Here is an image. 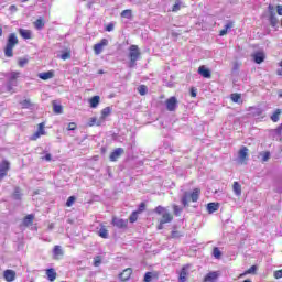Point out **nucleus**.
I'll return each instance as SVG.
<instances>
[{"mask_svg":"<svg viewBox=\"0 0 282 282\" xmlns=\"http://www.w3.org/2000/svg\"><path fill=\"white\" fill-rule=\"evenodd\" d=\"M122 155H124V149H122V148H117V149H115V150L110 153L109 160H110V162H118V160H119Z\"/></svg>","mask_w":282,"mask_h":282,"instance_id":"obj_13","label":"nucleus"},{"mask_svg":"<svg viewBox=\"0 0 282 282\" xmlns=\"http://www.w3.org/2000/svg\"><path fill=\"white\" fill-rule=\"evenodd\" d=\"M192 264H185L182 267L180 273H178V281L180 282H186L188 281V274L191 272Z\"/></svg>","mask_w":282,"mask_h":282,"instance_id":"obj_7","label":"nucleus"},{"mask_svg":"<svg viewBox=\"0 0 282 282\" xmlns=\"http://www.w3.org/2000/svg\"><path fill=\"white\" fill-rule=\"evenodd\" d=\"M65 254V251H63V248L58 245H55L53 248V258L58 261L63 259V256Z\"/></svg>","mask_w":282,"mask_h":282,"instance_id":"obj_16","label":"nucleus"},{"mask_svg":"<svg viewBox=\"0 0 282 282\" xmlns=\"http://www.w3.org/2000/svg\"><path fill=\"white\" fill-rule=\"evenodd\" d=\"M269 21L272 28H276V25H279V19L276 18V13H271L269 15Z\"/></svg>","mask_w":282,"mask_h":282,"instance_id":"obj_33","label":"nucleus"},{"mask_svg":"<svg viewBox=\"0 0 282 282\" xmlns=\"http://www.w3.org/2000/svg\"><path fill=\"white\" fill-rule=\"evenodd\" d=\"M46 276L51 282H54L56 281V276H58V274L56 273V270H54V268H51L46 270Z\"/></svg>","mask_w":282,"mask_h":282,"instance_id":"obj_24","label":"nucleus"},{"mask_svg":"<svg viewBox=\"0 0 282 282\" xmlns=\"http://www.w3.org/2000/svg\"><path fill=\"white\" fill-rule=\"evenodd\" d=\"M273 276L274 279H282V269L274 271Z\"/></svg>","mask_w":282,"mask_h":282,"instance_id":"obj_52","label":"nucleus"},{"mask_svg":"<svg viewBox=\"0 0 282 282\" xmlns=\"http://www.w3.org/2000/svg\"><path fill=\"white\" fill-rule=\"evenodd\" d=\"M98 235L101 239H109V230H107V227L104 224L100 225Z\"/></svg>","mask_w":282,"mask_h":282,"instance_id":"obj_22","label":"nucleus"},{"mask_svg":"<svg viewBox=\"0 0 282 282\" xmlns=\"http://www.w3.org/2000/svg\"><path fill=\"white\" fill-rule=\"evenodd\" d=\"M226 34H228L227 29H221V30L219 31V36H226Z\"/></svg>","mask_w":282,"mask_h":282,"instance_id":"obj_63","label":"nucleus"},{"mask_svg":"<svg viewBox=\"0 0 282 282\" xmlns=\"http://www.w3.org/2000/svg\"><path fill=\"white\" fill-rule=\"evenodd\" d=\"M37 131L41 135H46L47 132H45V122H41L37 124Z\"/></svg>","mask_w":282,"mask_h":282,"instance_id":"obj_42","label":"nucleus"},{"mask_svg":"<svg viewBox=\"0 0 282 282\" xmlns=\"http://www.w3.org/2000/svg\"><path fill=\"white\" fill-rule=\"evenodd\" d=\"M28 63H30V59L22 57L18 61V65L19 67H25V65H28Z\"/></svg>","mask_w":282,"mask_h":282,"instance_id":"obj_48","label":"nucleus"},{"mask_svg":"<svg viewBox=\"0 0 282 282\" xmlns=\"http://www.w3.org/2000/svg\"><path fill=\"white\" fill-rule=\"evenodd\" d=\"M219 210V203H208L207 204V212L209 215H213V213H217Z\"/></svg>","mask_w":282,"mask_h":282,"instance_id":"obj_25","label":"nucleus"},{"mask_svg":"<svg viewBox=\"0 0 282 282\" xmlns=\"http://www.w3.org/2000/svg\"><path fill=\"white\" fill-rule=\"evenodd\" d=\"M72 58V50H66L61 54L62 61H69Z\"/></svg>","mask_w":282,"mask_h":282,"instance_id":"obj_39","label":"nucleus"},{"mask_svg":"<svg viewBox=\"0 0 282 282\" xmlns=\"http://www.w3.org/2000/svg\"><path fill=\"white\" fill-rule=\"evenodd\" d=\"M2 276L6 282H14L17 281V271L12 269H7L3 271Z\"/></svg>","mask_w":282,"mask_h":282,"instance_id":"obj_10","label":"nucleus"},{"mask_svg":"<svg viewBox=\"0 0 282 282\" xmlns=\"http://www.w3.org/2000/svg\"><path fill=\"white\" fill-rule=\"evenodd\" d=\"M133 276V269L127 268L122 272L119 273L118 278L121 282H127Z\"/></svg>","mask_w":282,"mask_h":282,"instance_id":"obj_12","label":"nucleus"},{"mask_svg":"<svg viewBox=\"0 0 282 282\" xmlns=\"http://www.w3.org/2000/svg\"><path fill=\"white\" fill-rule=\"evenodd\" d=\"M279 67H281V69H278L276 70V74H278V76H282V59L279 62Z\"/></svg>","mask_w":282,"mask_h":282,"instance_id":"obj_58","label":"nucleus"},{"mask_svg":"<svg viewBox=\"0 0 282 282\" xmlns=\"http://www.w3.org/2000/svg\"><path fill=\"white\" fill-rule=\"evenodd\" d=\"M52 105H53V111H54V113H57V115L63 113V106H62L61 104H58V101L54 100V101L52 102Z\"/></svg>","mask_w":282,"mask_h":282,"instance_id":"obj_29","label":"nucleus"},{"mask_svg":"<svg viewBox=\"0 0 282 282\" xmlns=\"http://www.w3.org/2000/svg\"><path fill=\"white\" fill-rule=\"evenodd\" d=\"M100 263H102V258L100 256H96L93 262L94 267L99 268Z\"/></svg>","mask_w":282,"mask_h":282,"instance_id":"obj_44","label":"nucleus"},{"mask_svg":"<svg viewBox=\"0 0 282 282\" xmlns=\"http://www.w3.org/2000/svg\"><path fill=\"white\" fill-rule=\"evenodd\" d=\"M202 195V189L199 187L194 188L192 192H184L181 197V204L184 208L188 207L191 202H199V196Z\"/></svg>","mask_w":282,"mask_h":282,"instance_id":"obj_1","label":"nucleus"},{"mask_svg":"<svg viewBox=\"0 0 282 282\" xmlns=\"http://www.w3.org/2000/svg\"><path fill=\"white\" fill-rule=\"evenodd\" d=\"M145 210H147V203L142 202L140 203L139 208L135 212L139 213L140 215V213H144Z\"/></svg>","mask_w":282,"mask_h":282,"instance_id":"obj_50","label":"nucleus"},{"mask_svg":"<svg viewBox=\"0 0 282 282\" xmlns=\"http://www.w3.org/2000/svg\"><path fill=\"white\" fill-rule=\"evenodd\" d=\"M139 215L140 214L137 210L132 212L131 215L129 216L130 224H135V221H138Z\"/></svg>","mask_w":282,"mask_h":282,"instance_id":"obj_41","label":"nucleus"},{"mask_svg":"<svg viewBox=\"0 0 282 282\" xmlns=\"http://www.w3.org/2000/svg\"><path fill=\"white\" fill-rule=\"evenodd\" d=\"M89 105L91 107V109H96V107H98V105H100V96H94L89 99Z\"/></svg>","mask_w":282,"mask_h":282,"instance_id":"obj_27","label":"nucleus"},{"mask_svg":"<svg viewBox=\"0 0 282 282\" xmlns=\"http://www.w3.org/2000/svg\"><path fill=\"white\" fill-rule=\"evenodd\" d=\"M22 109H30L31 107L34 106V104H32V100L30 99H24L20 102Z\"/></svg>","mask_w":282,"mask_h":282,"instance_id":"obj_35","label":"nucleus"},{"mask_svg":"<svg viewBox=\"0 0 282 282\" xmlns=\"http://www.w3.org/2000/svg\"><path fill=\"white\" fill-rule=\"evenodd\" d=\"M170 237L171 239H180V237H182V231L177 230V227H173V230Z\"/></svg>","mask_w":282,"mask_h":282,"instance_id":"obj_37","label":"nucleus"},{"mask_svg":"<svg viewBox=\"0 0 282 282\" xmlns=\"http://www.w3.org/2000/svg\"><path fill=\"white\" fill-rule=\"evenodd\" d=\"M262 160H263V162H268L270 160V152H264Z\"/></svg>","mask_w":282,"mask_h":282,"instance_id":"obj_55","label":"nucleus"},{"mask_svg":"<svg viewBox=\"0 0 282 282\" xmlns=\"http://www.w3.org/2000/svg\"><path fill=\"white\" fill-rule=\"evenodd\" d=\"M122 19H133V11L131 9H126L120 13Z\"/></svg>","mask_w":282,"mask_h":282,"instance_id":"obj_32","label":"nucleus"},{"mask_svg":"<svg viewBox=\"0 0 282 282\" xmlns=\"http://www.w3.org/2000/svg\"><path fill=\"white\" fill-rule=\"evenodd\" d=\"M42 160H46V162H52V154L47 153Z\"/></svg>","mask_w":282,"mask_h":282,"instance_id":"obj_61","label":"nucleus"},{"mask_svg":"<svg viewBox=\"0 0 282 282\" xmlns=\"http://www.w3.org/2000/svg\"><path fill=\"white\" fill-rule=\"evenodd\" d=\"M153 279H160V274H158V272H147L144 274L143 281L151 282Z\"/></svg>","mask_w":282,"mask_h":282,"instance_id":"obj_18","label":"nucleus"},{"mask_svg":"<svg viewBox=\"0 0 282 282\" xmlns=\"http://www.w3.org/2000/svg\"><path fill=\"white\" fill-rule=\"evenodd\" d=\"M154 212L156 215H162V218L160 219L162 224H171V221H173V214L167 212L165 207L159 205L155 207Z\"/></svg>","mask_w":282,"mask_h":282,"instance_id":"obj_4","label":"nucleus"},{"mask_svg":"<svg viewBox=\"0 0 282 282\" xmlns=\"http://www.w3.org/2000/svg\"><path fill=\"white\" fill-rule=\"evenodd\" d=\"M247 274H257V265H251L248 270L241 273L238 279H243V276H247Z\"/></svg>","mask_w":282,"mask_h":282,"instance_id":"obj_26","label":"nucleus"},{"mask_svg":"<svg viewBox=\"0 0 282 282\" xmlns=\"http://www.w3.org/2000/svg\"><path fill=\"white\" fill-rule=\"evenodd\" d=\"M282 110L281 109H276L273 113V116H271V120L272 122H279L280 117H281Z\"/></svg>","mask_w":282,"mask_h":282,"instance_id":"obj_38","label":"nucleus"},{"mask_svg":"<svg viewBox=\"0 0 282 282\" xmlns=\"http://www.w3.org/2000/svg\"><path fill=\"white\" fill-rule=\"evenodd\" d=\"M213 257H214L215 259H221V251L219 250V247H215V248L213 249Z\"/></svg>","mask_w":282,"mask_h":282,"instance_id":"obj_43","label":"nucleus"},{"mask_svg":"<svg viewBox=\"0 0 282 282\" xmlns=\"http://www.w3.org/2000/svg\"><path fill=\"white\" fill-rule=\"evenodd\" d=\"M112 226H116V228H127L129 226V219H122L118 217H112Z\"/></svg>","mask_w":282,"mask_h":282,"instance_id":"obj_14","label":"nucleus"},{"mask_svg":"<svg viewBox=\"0 0 282 282\" xmlns=\"http://www.w3.org/2000/svg\"><path fill=\"white\" fill-rule=\"evenodd\" d=\"M13 197L14 199H21V187H15L13 191Z\"/></svg>","mask_w":282,"mask_h":282,"instance_id":"obj_45","label":"nucleus"},{"mask_svg":"<svg viewBox=\"0 0 282 282\" xmlns=\"http://www.w3.org/2000/svg\"><path fill=\"white\" fill-rule=\"evenodd\" d=\"M77 124H76V122H70V123H68V131H76V129H77Z\"/></svg>","mask_w":282,"mask_h":282,"instance_id":"obj_51","label":"nucleus"},{"mask_svg":"<svg viewBox=\"0 0 282 282\" xmlns=\"http://www.w3.org/2000/svg\"><path fill=\"white\" fill-rule=\"evenodd\" d=\"M140 56H142V53L140 52V47H138V45L135 44L130 45L129 54H128V58L130 59L129 67H135V63L140 61Z\"/></svg>","mask_w":282,"mask_h":282,"instance_id":"obj_3","label":"nucleus"},{"mask_svg":"<svg viewBox=\"0 0 282 282\" xmlns=\"http://www.w3.org/2000/svg\"><path fill=\"white\" fill-rule=\"evenodd\" d=\"M32 224H34V214H29L23 218V226L28 228L32 226Z\"/></svg>","mask_w":282,"mask_h":282,"instance_id":"obj_21","label":"nucleus"},{"mask_svg":"<svg viewBox=\"0 0 282 282\" xmlns=\"http://www.w3.org/2000/svg\"><path fill=\"white\" fill-rule=\"evenodd\" d=\"M74 202H76V196L68 197V199L66 202V207L72 208V206H74Z\"/></svg>","mask_w":282,"mask_h":282,"instance_id":"obj_47","label":"nucleus"},{"mask_svg":"<svg viewBox=\"0 0 282 282\" xmlns=\"http://www.w3.org/2000/svg\"><path fill=\"white\" fill-rule=\"evenodd\" d=\"M276 13L279 14V17H282V6L281 4L276 6Z\"/></svg>","mask_w":282,"mask_h":282,"instance_id":"obj_59","label":"nucleus"},{"mask_svg":"<svg viewBox=\"0 0 282 282\" xmlns=\"http://www.w3.org/2000/svg\"><path fill=\"white\" fill-rule=\"evenodd\" d=\"M21 77V72H11L8 78L7 89L12 91L13 87H17V80Z\"/></svg>","mask_w":282,"mask_h":282,"instance_id":"obj_5","label":"nucleus"},{"mask_svg":"<svg viewBox=\"0 0 282 282\" xmlns=\"http://www.w3.org/2000/svg\"><path fill=\"white\" fill-rule=\"evenodd\" d=\"M19 34L22 36V39H32V32L30 30L20 29Z\"/></svg>","mask_w":282,"mask_h":282,"instance_id":"obj_31","label":"nucleus"},{"mask_svg":"<svg viewBox=\"0 0 282 282\" xmlns=\"http://www.w3.org/2000/svg\"><path fill=\"white\" fill-rule=\"evenodd\" d=\"M232 28H235V22L229 21L224 29L228 32V30H232Z\"/></svg>","mask_w":282,"mask_h":282,"instance_id":"obj_53","label":"nucleus"},{"mask_svg":"<svg viewBox=\"0 0 282 282\" xmlns=\"http://www.w3.org/2000/svg\"><path fill=\"white\" fill-rule=\"evenodd\" d=\"M180 10H181L180 3H175V4L172 7V12H180Z\"/></svg>","mask_w":282,"mask_h":282,"instance_id":"obj_54","label":"nucleus"},{"mask_svg":"<svg viewBox=\"0 0 282 282\" xmlns=\"http://www.w3.org/2000/svg\"><path fill=\"white\" fill-rule=\"evenodd\" d=\"M41 134L39 131H35L31 137H30V140L31 142H36V140H39V138H41Z\"/></svg>","mask_w":282,"mask_h":282,"instance_id":"obj_49","label":"nucleus"},{"mask_svg":"<svg viewBox=\"0 0 282 282\" xmlns=\"http://www.w3.org/2000/svg\"><path fill=\"white\" fill-rule=\"evenodd\" d=\"M109 116H111V107H106L101 110V116L99 119L101 122H105Z\"/></svg>","mask_w":282,"mask_h":282,"instance_id":"obj_19","label":"nucleus"},{"mask_svg":"<svg viewBox=\"0 0 282 282\" xmlns=\"http://www.w3.org/2000/svg\"><path fill=\"white\" fill-rule=\"evenodd\" d=\"M177 105H178V101H177V97L175 96H172L165 100V107L167 111H176Z\"/></svg>","mask_w":282,"mask_h":282,"instance_id":"obj_8","label":"nucleus"},{"mask_svg":"<svg viewBox=\"0 0 282 282\" xmlns=\"http://www.w3.org/2000/svg\"><path fill=\"white\" fill-rule=\"evenodd\" d=\"M102 124V121L100 120V118H96V117H91L88 121V126L89 127H100Z\"/></svg>","mask_w":282,"mask_h":282,"instance_id":"obj_28","label":"nucleus"},{"mask_svg":"<svg viewBox=\"0 0 282 282\" xmlns=\"http://www.w3.org/2000/svg\"><path fill=\"white\" fill-rule=\"evenodd\" d=\"M113 23H109L108 25H106V32H113Z\"/></svg>","mask_w":282,"mask_h":282,"instance_id":"obj_56","label":"nucleus"},{"mask_svg":"<svg viewBox=\"0 0 282 282\" xmlns=\"http://www.w3.org/2000/svg\"><path fill=\"white\" fill-rule=\"evenodd\" d=\"M33 25L35 30H43V28H45V22L43 21V18H39L36 21L33 22Z\"/></svg>","mask_w":282,"mask_h":282,"instance_id":"obj_30","label":"nucleus"},{"mask_svg":"<svg viewBox=\"0 0 282 282\" xmlns=\"http://www.w3.org/2000/svg\"><path fill=\"white\" fill-rule=\"evenodd\" d=\"M164 224L166 223H162V220H160L159 225L156 226V230H164Z\"/></svg>","mask_w":282,"mask_h":282,"instance_id":"obj_57","label":"nucleus"},{"mask_svg":"<svg viewBox=\"0 0 282 282\" xmlns=\"http://www.w3.org/2000/svg\"><path fill=\"white\" fill-rule=\"evenodd\" d=\"M37 76L41 80H50L51 78H54V70L40 73Z\"/></svg>","mask_w":282,"mask_h":282,"instance_id":"obj_20","label":"nucleus"},{"mask_svg":"<svg viewBox=\"0 0 282 282\" xmlns=\"http://www.w3.org/2000/svg\"><path fill=\"white\" fill-rule=\"evenodd\" d=\"M8 171H10V163L8 160H3L0 163V182L3 177H8Z\"/></svg>","mask_w":282,"mask_h":282,"instance_id":"obj_11","label":"nucleus"},{"mask_svg":"<svg viewBox=\"0 0 282 282\" xmlns=\"http://www.w3.org/2000/svg\"><path fill=\"white\" fill-rule=\"evenodd\" d=\"M230 99L232 102H239V100H241V94L234 93L231 94Z\"/></svg>","mask_w":282,"mask_h":282,"instance_id":"obj_46","label":"nucleus"},{"mask_svg":"<svg viewBox=\"0 0 282 282\" xmlns=\"http://www.w3.org/2000/svg\"><path fill=\"white\" fill-rule=\"evenodd\" d=\"M19 43V37L17 36V33L9 34L7 39V44L4 46V56L7 58H12L14 56V47H17V44Z\"/></svg>","mask_w":282,"mask_h":282,"instance_id":"obj_2","label":"nucleus"},{"mask_svg":"<svg viewBox=\"0 0 282 282\" xmlns=\"http://www.w3.org/2000/svg\"><path fill=\"white\" fill-rule=\"evenodd\" d=\"M107 45H109V40L107 39H101L99 43L95 44L93 46V50L96 56L102 54V51L105 50V47H107Z\"/></svg>","mask_w":282,"mask_h":282,"instance_id":"obj_6","label":"nucleus"},{"mask_svg":"<svg viewBox=\"0 0 282 282\" xmlns=\"http://www.w3.org/2000/svg\"><path fill=\"white\" fill-rule=\"evenodd\" d=\"M276 135H281L282 133V123L274 130Z\"/></svg>","mask_w":282,"mask_h":282,"instance_id":"obj_60","label":"nucleus"},{"mask_svg":"<svg viewBox=\"0 0 282 282\" xmlns=\"http://www.w3.org/2000/svg\"><path fill=\"white\" fill-rule=\"evenodd\" d=\"M248 147L242 145L238 151V158L240 164H248Z\"/></svg>","mask_w":282,"mask_h":282,"instance_id":"obj_9","label":"nucleus"},{"mask_svg":"<svg viewBox=\"0 0 282 282\" xmlns=\"http://www.w3.org/2000/svg\"><path fill=\"white\" fill-rule=\"evenodd\" d=\"M232 191L235 193V195H237L238 197L241 195V184H239V182H234L232 184Z\"/></svg>","mask_w":282,"mask_h":282,"instance_id":"obj_34","label":"nucleus"},{"mask_svg":"<svg viewBox=\"0 0 282 282\" xmlns=\"http://www.w3.org/2000/svg\"><path fill=\"white\" fill-rule=\"evenodd\" d=\"M252 58L257 65H261L265 61V54L263 52H257L252 55Z\"/></svg>","mask_w":282,"mask_h":282,"instance_id":"obj_17","label":"nucleus"},{"mask_svg":"<svg viewBox=\"0 0 282 282\" xmlns=\"http://www.w3.org/2000/svg\"><path fill=\"white\" fill-rule=\"evenodd\" d=\"M191 96L192 98H197V90L195 88L191 89Z\"/></svg>","mask_w":282,"mask_h":282,"instance_id":"obj_62","label":"nucleus"},{"mask_svg":"<svg viewBox=\"0 0 282 282\" xmlns=\"http://www.w3.org/2000/svg\"><path fill=\"white\" fill-rule=\"evenodd\" d=\"M138 91L140 96H147V94H149V88L147 87V85H140L138 87Z\"/></svg>","mask_w":282,"mask_h":282,"instance_id":"obj_40","label":"nucleus"},{"mask_svg":"<svg viewBox=\"0 0 282 282\" xmlns=\"http://www.w3.org/2000/svg\"><path fill=\"white\" fill-rule=\"evenodd\" d=\"M172 208H173V214L175 215V217H181L182 216V213H183L184 208H182L178 205H173Z\"/></svg>","mask_w":282,"mask_h":282,"instance_id":"obj_36","label":"nucleus"},{"mask_svg":"<svg viewBox=\"0 0 282 282\" xmlns=\"http://www.w3.org/2000/svg\"><path fill=\"white\" fill-rule=\"evenodd\" d=\"M198 74L203 76V78H210V69L206 68V66L198 67Z\"/></svg>","mask_w":282,"mask_h":282,"instance_id":"obj_23","label":"nucleus"},{"mask_svg":"<svg viewBox=\"0 0 282 282\" xmlns=\"http://www.w3.org/2000/svg\"><path fill=\"white\" fill-rule=\"evenodd\" d=\"M219 276H221L219 271H212L205 275L203 282H215Z\"/></svg>","mask_w":282,"mask_h":282,"instance_id":"obj_15","label":"nucleus"},{"mask_svg":"<svg viewBox=\"0 0 282 282\" xmlns=\"http://www.w3.org/2000/svg\"><path fill=\"white\" fill-rule=\"evenodd\" d=\"M268 10H269V14H275L274 7L272 4H269Z\"/></svg>","mask_w":282,"mask_h":282,"instance_id":"obj_64","label":"nucleus"}]
</instances>
